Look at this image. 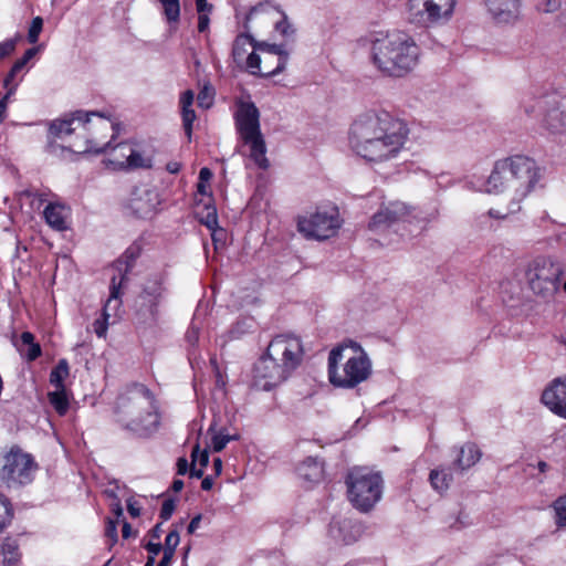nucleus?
I'll use <instances>...</instances> for the list:
<instances>
[{"label":"nucleus","instance_id":"nucleus-1","mask_svg":"<svg viewBox=\"0 0 566 566\" xmlns=\"http://www.w3.org/2000/svg\"><path fill=\"white\" fill-rule=\"evenodd\" d=\"M407 124L384 109L359 115L348 133L350 150L367 163L379 164L398 157L407 142Z\"/></svg>","mask_w":566,"mask_h":566},{"label":"nucleus","instance_id":"nucleus-2","mask_svg":"<svg viewBox=\"0 0 566 566\" xmlns=\"http://www.w3.org/2000/svg\"><path fill=\"white\" fill-rule=\"evenodd\" d=\"M359 42L369 51L375 69L386 76L403 77L419 63L420 48L405 31L370 32Z\"/></svg>","mask_w":566,"mask_h":566},{"label":"nucleus","instance_id":"nucleus-3","mask_svg":"<svg viewBox=\"0 0 566 566\" xmlns=\"http://www.w3.org/2000/svg\"><path fill=\"white\" fill-rule=\"evenodd\" d=\"M115 416L123 429L139 437L150 436L160 423L155 395L143 384H132L119 394Z\"/></svg>","mask_w":566,"mask_h":566},{"label":"nucleus","instance_id":"nucleus-4","mask_svg":"<svg viewBox=\"0 0 566 566\" xmlns=\"http://www.w3.org/2000/svg\"><path fill=\"white\" fill-rule=\"evenodd\" d=\"M371 375V360L356 342L344 343L328 354V379L337 388L352 389Z\"/></svg>","mask_w":566,"mask_h":566},{"label":"nucleus","instance_id":"nucleus-5","mask_svg":"<svg viewBox=\"0 0 566 566\" xmlns=\"http://www.w3.org/2000/svg\"><path fill=\"white\" fill-rule=\"evenodd\" d=\"M235 127L250 146V158L262 169L269 167L266 145L260 128V112L253 103H241L234 114Z\"/></svg>","mask_w":566,"mask_h":566},{"label":"nucleus","instance_id":"nucleus-6","mask_svg":"<svg viewBox=\"0 0 566 566\" xmlns=\"http://www.w3.org/2000/svg\"><path fill=\"white\" fill-rule=\"evenodd\" d=\"M348 500L360 512L370 511L382 495V479L367 468H354L346 476Z\"/></svg>","mask_w":566,"mask_h":566},{"label":"nucleus","instance_id":"nucleus-7","mask_svg":"<svg viewBox=\"0 0 566 566\" xmlns=\"http://www.w3.org/2000/svg\"><path fill=\"white\" fill-rule=\"evenodd\" d=\"M91 116H98L103 118V115L98 112L85 113L83 111H76L71 114L69 117L63 119L53 120L50 125V134L54 137L61 138L63 135H70L73 133L76 127L73 125L77 123V125L83 126L86 130L85 142L84 144L74 143V151L76 153H101L111 148V142L102 143V137L98 134L92 132L90 126Z\"/></svg>","mask_w":566,"mask_h":566},{"label":"nucleus","instance_id":"nucleus-8","mask_svg":"<svg viewBox=\"0 0 566 566\" xmlns=\"http://www.w3.org/2000/svg\"><path fill=\"white\" fill-rule=\"evenodd\" d=\"M507 170V195L521 203L534 189L541 175L536 163L526 156L505 158Z\"/></svg>","mask_w":566,"mask_h":566},{"label":"nucleus","instance_id":"nucleus-9","mask_svg":"<svg viewBox=\"0 0 566 566\" xmlns=\"http://www.w3.org/2000/svg\"><path fill=\"white\" fill-rule=\"evenodd\" d=\"M562 275V264L549 256L534 259L525 271L528 287L545 300L553 297L558 291Z\"/></svg>","mask_w":566,"mask_h":566},{"label":"nucleus","instance_id":"nucleus-10","mask_svg":"<svg viewBox=\"0 0 566 566\" xmlns=\"http://www.w3.org/2000/svg\"><path fill=\"white\" fill-rule=\"evenodd\" d=\"M36 469L33 457L18 446L0 454V480L8 488L31 483Z\"/></svg>","mask_w":566,"mask_h":566},{"label":"nucleus","instance_id":"nucleus-11","mask_svg":"<svg viewBox=\"0 0 566 566\" xmlns=\"http://www.w3.org/2000/svg\"><path fill=\"white\" fill-rule=\"evenodd\" d=\"M457 0H408L409 20L420 27H438L449 22Z\"/></svg>","mask_w":566,"mask_h":566},{"label":"nucleus","instance_id":"nucleus-12","mask_svg":"<svg viewBox=\"0 0 566 566\" xmlns=\"http://www.w3.org/2000/svg\"><path fill=\"white\" fill-rule=\"evenodd\" d=\"M166 293L165 277L157 273L143 284L136 302V316L139 324L154 326L158 322V306Z\"/></svg>","mask_w":566,"mask_h":566},{"label":"nucleus","instance_id":"nucleus-13","mask_svg":"<svg viewBox=\"0 0 566 566\" xmlns=\"http://www.w3.org/2000/svg\"><path fill=\"white\" fill-rule=\"evenodd\" d=\"M342 221L336 207L317 209L308 216L301 217L297 222L298 231L306 238L326 240L334 237Z\"/></svg>","mask_w":566,"mask_h":566},{"label":"nucleus","instance_id":"nucleus-14","mask_svg":"<svg viewBox=\"0 0 566 566\" xmlns=\"http://www.w3.org/2000/svg\"><path fill=\"white\" fill-rule=\"evenodd\" d=\"M266 354L291 375L301 365L304 349L298 337L277 335L268 345Z\"/></svg>","mask_w":566,"mask_h":566},{"label":"nucleus","instance_id":"nucleus-15","mask_svg":"<svg viewBox=\"0 0 566 566\" xmlns=\"http://www.w3.org/2000/svg\"><path fill=\"white\" fill-rule=\"evenodd\" d=\"M291 375L266 353L253 366V386L261 390H271L285 381Z\"/></svg>","mask_w":566,"mask_h":566},{"label":"nucleus","instance_id":"nucleus-16","mask_svg":"<svg viewBox=\"0 0 566 566\" xmlns=\"http://www.w3.org/2000/svg\"><path fill=\"white\" fill-rule=\"evenodd\" d=\"M411 208L401 201L382 203L373 214L369 230L381 233L400 222H410Z\"/></svg>","mask_w":566,"mask_h":566},{"label":"nucleus","instance_id":"nucleus-17","mask_svg":"<svg viewBox=\"0 0 566 566\" xmlns=\"http://www.w3.org/2000/svg\"><path fill=\"white\" fill-rule=\"evenodd\" d=\"M255 18H261L263 23H273L275 30L284 36H289L294 32L285 13L271 1L260 2L250 10L245 18V28Z\"/></svg>","mask_w":566,"mask_h":566},{"label":"nucleus","instance_id":"nucleus-18","mask_svg":"<svg viewBox=\"0 0 566 566\" xmlns=\"http://www.w3.org/2000/svg\"><path fill=\"white\" fill-rule=\"evenodd\" d=\"M542 402L555 415L566 419V377L554 379L542 394Z\"/></svg>","mask_w":566,"mask_h":566},{"label":"nucleus","instance_id":"nucleus-19","mask_svg":"<svg viewBox=\"0 0 566 566\" xmlns=\"http://www.w3.org/2000/svg\"><path fill=\"white\" fill-rule=\"evenodd\" d=\"M485 6L496 23H514L520 18L521 0H485Z\"/></svg>","mask_w":566,"mask_h":566},{"label":"nucleus","instance_id":"nucleus-20","mask_svg":"<svg viewBox=\"0 0 566 566\" xmlns=\"http://www.w3.org/2000/svg\"><path fill=\"white\" fill-rule=\"evenodd\" d=\"M159 205L158 193L154 189H136L130 198L129 206L134 213L140 218L151 214Z\"/></svg>","mask_w":566,"mask_h":566},{"label":"nucleus","instance_id":"nucleus-21","mask_svg":"<svg viewBox=\"0 0 566 566\" xmlns=\"http://www.w3.org/2000/svg\"><path fill=\"white\" fill-rule=\"evenodd\" d=\"M123 150H127V161H123L117 156L108 158L107 163L116 170H130V169H149L153 166L150 157H145L142 153L135 150L129 144L122 145Z\"/></svg>","mask_w":566,"mask_h":566},{"label":"nucleus","instance_id":"nucleus-22","mask_svg":"<svg viewBox=\"0 0 566 566\" xmlns=\"http://www.w3.org/2000/svg\"><path fill=\"white\" fill-rule=\"evenodd\" d=\"M137 254L133 249H127L125 253L115 261L114 268L118 271L119 277L113 275L111 282V300H119V290L124 281L127 280V274L134 266Z\"/></svg>","mask_w":566,"mask_h":566},{"label":"nucleus","instance_id":"nucleus-23","mask_svg":"<svg viewBox=\"0 0 566 566\" xmlns=\"http://www.w3.org/2000/svg\"><path fill=\"white\" fill-rule=\"evenodd\" d=\"M263 63V59L254 52L250 53L247 57V69L250 74L258 75L262 77H270L274 76L279 73H281L287 63V56L281 55V57H277V64H275L274 69L269 67H261V64Z\"/></svg>","mask_w":566,"mask_h":566},{"label":"nucleus","instance_id":"nucleus-24","mask_svg":"<svg viewBox=\"0 0 566 566\" xmlns=\"http://www.w3.org/2000/svg\"><path fill=\"white\" fill-rule=\"evenodd\" d=\"M507 191V170L505 159L495 163L494 168L485 182V192L499 193Z\"/></svg>","mask_w":566,"mask_h":566},{"label":"nucleus","instance_id":"nucleus-25","mask_svg":"<svg viewBox=\"0 0 566 566\" xmlns=\"http://www.w3.org/2000/svg\"><path fill=\"white\" fill-rule=\"evenodd\" d=\"M480 459L479 448L474 443H465L459 449L453 465L460 471H465L476 464Z\"/></svg>","mask_w":566,"mask_h":566},{"label":"nucleus","instance_id":"nucleus-26","mask_svg":"<svg viewBox=\"0 0 566 566\" xmlns=\"http://www.w3.org/2000/svg\"><path fill=\"white\" fill-rule=\"evenodd\" d=\"M67 214V209L61 203H49L43 211L46 223L57 231L66 230Z\"/></svg>","mask_w":566,"mask_h":566},{"label":"nucleus","instance_id":"nucleus-27","mask_svg":"<svg viewBox=\"0 0 566 566\" xmlns=\"http://www.w3.org/2000/svg\"><path fill=\"white\" fill-rule=\"evenodd\" d=\"M297 472L302 479L316 482L323 476V464L317 459L310 457L298 465Z\"/></svg>","mask_w":566,"mask_h":566},{"label":"nucleus","instance_id":"nucleus-28","mask_svg":"<svg viewBox=\"0 0 566 566\" xmlns=\"http://www.w3.org/2000/svg\"><path fill=\"white\" fill-rule=\"evenodd\" d=\"M20 339L19 350L28 361H33L41 356V346L34 340V335L31 332H23Z\"/></svg>","mask_w":566,"mask_h":566},{"label":"nucleus","instance_id":"nucleus-29","mask_svg":"<svg viewBox=\"0 0 566 566\" xmlns=\"http://www.w3.org/2000/svg\"><path fill=\"white\" fill-rule=\"evenodd\" d=\"M544 126L551 133L566 132V113L559 108H553L544 117Z\"/></svg>","mask_w":566,"mask_h":566},{"label":"nucleus","instance_id":"nucleus-30","mask_svg":"<svg viewBox=\"0 0 566 566\" xmlns=\"http://www.w3.org/2000/svg\"><path fill=\"white\" fill-rule=\"evenodd\" d=\"M452 474L444 468L431 470L429 481L431 486L438 492H444L452 482Z\"/></svg>","mask_w":566,"mask_h":566},{"label":"nucleus","instance_id":"nucleus-31","mask_svg":"<svg viewBox=\"0 0 566 566\" xmlns=\"http://www.w3.org/2000/svg\"><path fill=\"white\" fill-rule=\"evenodd\" d=\"M70 367L66 359H60L57 365L51 370L50 382L55 389H65L64 380L69 377Z\"/></svg>","mask_w":566,"mask_h":566},{"label":"nucleus","instance_id":"nucleus-32","mask_svg":"<svg viewBox=\"0 0 566 566\" xmlns=\"http://www.w3.org/2000/svg\"><path fill=\"white\" fill-rule=\"evenodd\" d=\"M199 220L202 224H205L209 230L212 231V237L218 229V213L214 206L210 203L203 205V210L197 212Z\"/></svg>","mask_w":566,"mask_h":566},{"label":"nucleus","instance_id":"nucleus-33","mask_svg":"<svg viewBox=\"0 0 566 566\" xmlns=\"http://www.w3.org/2000/svg\"><path fill=\"white\" fill-rule=\"evenodd\" d=\"M4 566H17L20 560L19 546L15 542L7 539L1 548Z\"/></svg>","mask_w":566,"mask_h":566},{"label":"nucleus","instance_id":"nucleus-34","mask_svg":"<svg viewBox=\"0 0 566 566\" xmlns=\"http://www.w3.org/2000/svg\"><path fill=\"white\" fill-rule=\"evenodd\" d=\"M168 23L177 24L180 20V0H158Z\"/></svg>","mask_w":566,"mask_h":566},{"label":"nucleus","instance_id":"nucleus-35","mask_svg":"<svg viewBox=\"0 0 566 566\" xmlns=\"http://www.w3.org/2000/svg\"><path fill=\"white\" fill-rule=\"evenodd\" d=\"M50 403L60 416H64L69 410V399L65 389H55L48 395Z\"/></svg>","mask_w":566,"mask_h":566},{"label":"nucleus","instance_id":"nucleus-36","mask_svg":"<svg viewBox=\"0 0 566 566\" xmlns=\"http://www.w3.org/2000/svg\"><path fill=\"white\" fill-rule=\"evenodd\" d=\"M253 39L249 35H239L237 36L233 49H232V55L235 62H241L243 60V56L247 52V45L252 44Z\"/></svg>","mask_w":566,"mask_h":566},{"label":"nucleus","instance_id":"nucleus-37","mask_svg":"<svg viewBox=\"0 0 566 566\" xmlns=\"http://www.w3.org/2000/svg\"><path fill=\"white\" fill-rule=\"evenodd\" d=\"M555 523L558 527H566V494L559 496L553 504Z\"/></svg>","mask_w":566,"mask_h":566},{"label":"nucleus","instance_id":"nucleus-38","mask_svg":"<svg viewBox=\"0 0 566 566\" xmlns=\"http://www.w3.org/2000/svg\"><path fill=\"white\" fill-rule=\"evenodd\" d=\"M114 300H111V296L108 297L105 306H104V310H103V314H102V318H98L96 319L94 323H93V327H94V332L95 334L98 336V337H105L106 336V332H107V327H108V318H109V315L107 313V307L109 306V304L113 302Z\"/></svg>","mask_w":566,"mask_h":566},{"label":"nucleus","instance_id":"nucleus-39","mask_svg":"<svg viewBox=\"0 0 566 566\" xmlns=\"http://www.w3.org/2000/svg\"><path fill=\"white\" fill-rule=\"evenodd\" d=\"M520 210H521L520 203L515 202V200H513L511 198L510 205L507 206L506 209L500 210V209L492 208L488 211V214L490 218L503 220V219H506L509 216L518 212Z\"/></svg>","mask_w":566,"mask_h":566},{"label":"nucleus","instance_id":"nucleus-40","mask_svg":"<svg viewBox=\"0 0 566 566\" xmlns=\"http://www.w3.org/2000/svg\"><path fill=\"white\" fill-rule=\"evenodd\" d=\"M214 90L211 85L206 84L198 94V105L202 108H209L213 103Z\"/></svg>","mask_w":566,"mask_h":566},{"label":"nucleus","instance_id":"nucleus-41","mask_svg":"<svg viewBox=\"0 0 566 566\" xmlns=\"http://www.w3.org/2000/svg\"><path fill=\"white\" fill-rule=\"evenodd\" d=\"M182 126L188 139H191L192 124L196 120V113L192 107L181 108Z\"/></svg>","mask_w":566,"mask_h":566},{"label":"nucleus","instance_id":"nucleus-42","mask_svg":"<svg viewBox=\"0 0 566 566\" xmlns=\"http://www.w3.org/2000/svg\"><path fill=\"white\" fill-rule=\"evenodd\" d=\"M43 29V19L41 17H35L32 19L31 25L28 31V41L31 44H34L39 40V35Z\"/></svg>","mask_w":566,"mask_h":566},{"label":"nucleus","instance_id":"nucleus-43","mask_svg":"<svg viewBox=\"0 0 566 566\" xmlns=\"http://www.w3.org/2000/svg\"><path fill=\"white\" fill-rule=\"evenodd\" d=\"M235 439H237V436H230V434H226L223 432L214 433L212 436V441H211L213 451L214 452L222 451L231 440H235Z\"/></svg>","mask_w":566,"mask_h":566},{"label":"nucleus","instance_id":"nucleus-44","mask_svg":"<svg viewBox=\"0 0 566 566\" xmlns=\"http://www.w3.org/2000/svg\"><path fill=\"white\" fill-rule=\"evenodd\" d=\"M179 542H180V536H179L178 531H176V530L170 531L166 536L165 546L163 549L168 553L175 554V551H176L177 546L179 545Z\"/></svg>","mask_w":566,"mask_h":566},{"label":"nucleus","instance_id":"nucleus-45","mask_svg":"<svg viewBox=\"0 0 566 566\" xmlns=\"http://www.w3.org/2000/svg\"><path fill=\"white\" fill-rule=\"evenodd\" d=\"M265 46H266V52L263 57V63H268L269 60H275L277 62V57H281V55H286L289 57L287 53L285 51H283L280 45L271 44V45H265Z\"/></svg>","mask_w":566,"mask_h":566},{"label":"nucleus","instance_id":"nucleus-46","mask_svg":"<svg viewBox=\"0 0 566 566\" xmlns=\"http://www.w3.org/2000/svg\"><path fill=\"white\" fill-rule=\"evenodd\" d=\"M192 463L199 462L200 468L205 469L209 463V454L207 450L200 451L199 444H197L191 453Z\"/></svg>","mask_w":566,"mask_h":566},{"label":"nucleus","instance_id":"nucleus-47","mask_svg":"<svg viewBox=\"0 0 566 566\" xmlns=\"http://www.w3.org/2000/svg\"><path fill=\"white\" fill-rule=\"evenodd\" d=\"M12 515V507L9 500L0 494V518L4 520L7 525L10 523Z\"/></svg>","mask_w":566,"mask_h":566},{"label":"nucleus","instance_id":"nucleus-48","mask_svg":"<svg viewBox=\"0 0 566 566\" xmlns=\"http://www.w3.org/2000/svg\"><path fill=\"white\" fill-rule=\"evenodd\" d=\"M19 36L17 35L14 39H8L3 42H0V60L10 55L17 45Z\"/></svg>","mask_w":566,"mask_h":566},{"label":"nucleus","instance_id":"nucleus-49","mask_svg":"<svg viewBox=\"0 0 566 566\" xmlns=\"http://www.w3.org/2000/svg\"><path fill=\"white\" fill-rule=\"evenodd\" d=\"M175 509H176V504L172 499L165 500L161 505V510H160V514H159L160 518L163 521H168L171 517Z\"/></svg>","mask_w":566,"mask_h":566},{"label":"nucleus","instance_id":"nucleus-50","mask_svg":"<svg viewBox=\"0 0 566 566\" xmlns=\"http://www.w3.org/2000/svg\"><path fill=\"white\" fill-rule=\"evenodd\" d=\"M195 94L191 90L185 91L180 96L181 108L192 107Z\"/></svg>","mask_w":566,"mask_h":566},{"label":"nucleus","instance_id":"nucleus-51","mask_svg":"<svg viewBox=\"0 0 566 566\" xmlns=\"http://www.w3.org/2000/svg\"><path fill=\"white\" fill-rule=\"evenodd\" d=\"M18 85V83H9V81H3V88L6 90V94L1 101L9 103V99L15 93Z\"/></svg>","mask_w":566,"mask_h":566},{"label":"nucleus","instance_id":"nucleus-52","mask_svg":"<svg viewBox=\"0 0 566 566\" xmlns=\"http://www.w3.org/2000/svg\"><path fill=\"white\" fill-rule=\"evenodd\" d=\"M23 66L19 65V63L14 62L9 73L6 75L3 81H9V83H18L19 81H15V76L23 71Z\"/></svg>","mask_w":566,"mask_h":566},{"label":"nucleus","instance_id":"nucleus-53","mask_svg":"<svg viewBox=\"0 0 566 566\" xmlns=\"http://www.w3.org/2000/svg\"><path fill=\"white\" fill-rule=\"evenodd\" d=\"M106 536L112 541V544H114L117 541V525L114 521H108L106 528H105Z\"/></svg>","mask_w":566,"mask_h":566},{"label":"nucleus","instance_id":"nucleus-54","mask_svg":"<svg viewBox=\"0 0 566 566\" xmlns=\"http://www.w3.org/2000/svg\"><path fill=\"white\" fill-rule=\"evenodd\" d=\"M127 511L132 517H138L140 515L139 503L134 499L127 500Z\"/></svg>","mask_w":566,"mask_h":566},{"label":"nucleus","instance_id":"nucleus-55","mask_svg":"<svg viewBox=\"0 0 566 566\" xmlns=\"http://www.w3.org/2000/svg\"><path fill=\"white\" fill-rule=\"evenodd\" d=\"M123 144L124 143H119L115 147H113L112 153L109 154L108 158H113L114 156H117L123 161H127L128 151L122 149Z\"/></svg>","mask_w":566,"mask_h":566},{"label":"nucleus","instance_id":"nucleus-56","mask_svg":"<svg viewBox=\"0 0 566 566\" xmlns=\"http://www.w3.org/2000/svg\"><path fill=\"white\" fill-rule=\"evenodd\" d=\"M210 19L208 13H199L198 17V31L206 32L209 29Z\"/></svg>","mask_w":566,"mask_h":566},{"label":"nucleus","instance_id":"nucleus-57","mask_svg":"<svg viewBox=\"0 0 566 566\" xmlns=\"http://www.w3.org/2000/svg\"><path fill=\"white\" fill-rule=\"evenodd\" d=\"M36 54V49L34 48H31V49H28L23 56L20 57L19 60H17L15 62L19 63V65L25 67V65L28 64V62Z\"/></svg>","mask_w":566,"mask_h":566},{"label":"nucleus","instance_id":"nucleus-58","mask_svg":"<svg viewBox=\"0 0 566 566\" xmlns=\"http://www.w3.org/2000/svg\"><path fill=\"white\" fill-rule=\"evenodd\" d=\"M196 7L198 13H208L212 10V4L208 0H196Z\"/></svg>","mask_w":566,"mask_h":566},{"label":"nucleus","instance_id":"nucleus-59","mask_svg":"<svg viewBox=\"0 0 566 566\" xmlns=\"http://www.w3.org/2000/svg\"><path fill=\"white\" fill-rule=\"evenodd\" d=\"M559 8V1L558 0H547L542 4V10L544 12H554Z\"/></svg>","mask_w":566,"mask_h":566},{"label":"nucleus","instance_id":"nucleus-60","mask_svg":"<svg viewBox=\"0 0 566 566\" xmlns=\"http://www.w3.org/2000/svg\"><path fill=\"white\" fill-rule=\"evenodd\" d=\"M146 549L148 551L149 553V556H154V558L161 552L163 549V546L160 543H153V542H149L147 545H146Z\"/></svg>","mask_w":566,"mask_h":566},{"label":"nucleus","instance_id":"nucleus-61","mask_svg":"<svg viewBox=\"0 0 566 566\" xmlns=\"http://www.w3.org/2000/svg\"><path fill=\"white\" fill-rule=\"evenodd\" d=\"M188 461L186 458H179L177 461V473L184 475L188 471Z\"/></svg>","mask_w":566,"mask_h":566},{"label":"nucleus","instance_id":"nucleus-62","mask_svg":"<svg viewBox=\"0 0 566 566\" xmlns=\"http://www.w3.org/2000/svg\"><path fill=\"white\" fill-rule=\"evenodd\" d=\"M212 178V172L209 168L207 167H203L200 169L199 171V181L200 182H209L210 179Z\"/></svg>","mask_w":566,"mask_h":566},{"label":"nucleus","instance_id":"nucleus-63","mask_svg":"<svg viewBox=\"0 0 566 566\" xmlns=\"http://www.w3.org/2000/svg\"><path fill=\"white\" fill-rule=\"evenodd\" d=\"M200 522H201V515L200 514H198L195 517H192V520L190 521V523L188 525V533L189 534L195 533V531L199 527Z\"/></svg>","mask_w":566,"mask_h":566},{"label":"nucleus","instance_id":"nucleus-64","mask_svg":"<svg viewBox=\"0 0 566 566\" xmlns=\"http://www.w3.org/2000/svg\"><path fill=\"white\" fill-rule=\"evenodd\" d=\"M174 555H175L174 553H168V552L164 551V556L160 559V562L158 563V566H170Z\"/></svg>","mask_w":566,"mask_h":566}]
</instances>
